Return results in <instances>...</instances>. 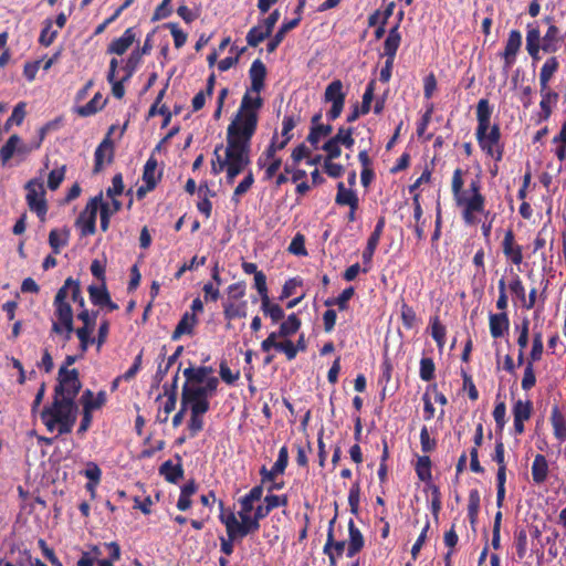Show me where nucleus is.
Instances as JSON below:
<instances>
[{
    "mask_svg": "<svg viewBox=\"0 0 566 566\" xmlns=\"http://www.w3.org/2000/svg\"><path fill=\"white\" fill-rule=\"evenodd\" d=\"M396 8L395 2L388 3L384 10H377L375 11L369 18H368V24L369 27H376L377 24H385L387 23L388 19L394 14V10Z\"/></svg>",
    "mask_w": 566,
    "mask_h": 566,
    "instance_id": "obj_50",
    "label": "nucleus"
},
{
    "mask_svg": "<svg viewBox=\"0 0 566 566\" xmlns=\"http://www.w3.org/2000/svg\"><path fill=\"white\" fill-rule=\"evenodd\" d=\"M335 202L338 206H347L354 209H358L359 207V198L357 192L352 188H347L342 181L337 184Z\"/></svg>",
    "mask_w": 566,
    "mask_h": 566,
    "instance_id": "obj_30",
    "label": "nucleus"
},
{
    "mask_svg": "<svg viewBox=\"0 0 566 566\" xmlns=\"http://www.w3.org/2000/svg\"><path fill=\"white\" fill-rule=\"evenodd\" d=\"M124 191V182L122 174H116L112 178V186L106 189V198L108 199H118Z\"/></svg>",
    "mask_w": 566,
    "mask_h": 566,
    "instance_id": "obj_64",
    "label": "nucleus"
},
{
    "mask_svg": "<svg viewBox=\"0 0 566 566\" xmlns=\"http://www.w3.org/2000/svg\"><path fill=\"white\" fill-rule=\"evenodd\" d=\"M536 384V375L534 369V363L526 361L523 370V377L521 381V387L523 390H531Z\"/></svg>",
    "mask_w": 566,
    "mask_h": 566,
    "instance_id": "obj_55",
    "label": "nucleus"
},
{
    "mask_svg": "<svg viewBox=\"0 0 566 566\" xmlns=\"http://www.w3.org/2000/svg\"><path fill=\"white\" fill-rule=\"evenodd\" d=\"M548 475V462L543 454H536L532 463V479L535 484H542Z\"/></svg>",
    "mask_w": 566,
    "mask_h": 566,
    "instance_id": "obj_38",
    "label": "nucleus"
},
{
    "mask_svg": "<svg viewBox=\"0 0 566 566\" xmlns=\"http://www.w3.org/2000/svg\"><path fill=\"white\" fill-rule=\"evenodd\" d=\"M198 192L201 199L198 201L197 208L199 212L208 219L212 211V203L209 199V196H213L214 193L209 189L207 184L200 185Z\"/></svg>",
    "mask_w": 566,
    "mask_h": 566,
    "instance_id": "obj_43",
    "label": "nucleus"
},
{
    "mask_svg": "<svg viewBox=\"0 0 566 566\" xmlns=\"http://www.w3.org/2000/svg\"><path fill=\"white\" fill-rule=\"evenodd\" d=\"M71 301L78 308H83L85 305L78 282L69 277L54 297L53 314L51 316V336H59L63 342L70 340L74 331V314Z\"/></svg>",
    "mask_w": 566,
    "mask_h": 566,
    "instance_id": "obj_4",
    "label": "nucleus"
},
{
    "mask_svg": "<svg viewBox=\"0 0 566 566\" xmlns=\"http://www.w3.org/2000/svg\"><path fill=\"white\" fill-rule=\"evenodd\" d=\"M431 336L436 340L439 349H442L446 345L447 328L440 322L439 317H432L430 319Z\"/></svg>",
    "mask_w": 566,
    "mask_h": 566,
    "instance_id": "obj_49",
    "label": "nucleus"
},
{
    "mask_svg": "<svg viewBox=\"0 0 566 566\" xmlns=\"http://www.w3.org/2000/svg\"><path fill=\"white\" fill-rule=\"evenodd\" d=\"M198 324V318L195 316V314H189V312H186L181 319L178 322L171 338L174 340H177L181 338L184 335H193L195 328Z\"/></svg>",
    "mask_w": 566,
    "mask_h": 566,
    "instance_id": "obj_35",
    "label": "nucleus"
},
{
    "mask_svg": "<svg viewBox=\"0 0 566 566\" xmlns=\"http://www.w3.org/2000/svg\"><path fill=\"white\" fill-rule=\"evenodd\" d=\"M81 389V381L76 369H67L62 367L59 371V385L55 388L54 396L63 397L74 401L78 390Z\"/></svg>",
    "mask_w": 566,
    "mask_h": 566,
    "instance_id": "obj_18",
    "label": "nucleus"
},
{
    "mask_svg": "<svg viewBox=\"0 0 566 566\" xmlns=\"http://www.w3.org/2000/svg\"><path fill=\"white\" fill-rule=\"evenodd\" d=\"M401 42V35L398 30V24H395L388 32L384 42V55L388 57V65L394 63L396 53Z\"/></svg>",
    "mask_w": 566,
    "mask_h": 566,
    "instance_id": "obj_32",
    "label": "nucleus"
},
{
    "mask_svg": "<svg viewBox=\"0 0 566 566\" xmlns=\"http://www.w3.org/2000/svg\"><path fill=\"white\" fill-rule=\"evenodd\" d=\"M289 503L286 495L269 494L264 497L263 504L256 503L259 516L263 518L270 514V512L280 506H286Z\"/></svg>",
    "mask_w": 566,
    "mask_h": 566,
    "instance_id": "obj_36",
    "label": "nucleus"
},
{
    "mask_svg": "<svg viewBox=\"0 0 566 566\" xmlns=\"http://www.w3.org/2000/svg\"><path fill=\"white\" fill-rule=\"evenodd\" d=\"M106 103L107 99L103 97L102 93L97 92L90 102L75 106L74 111L81 117H88L103 109Z\"/></svg>",
    "mask_w": 566,
    "mask_h": 566,
    "instance_id": "obj_34",
    "label": "nucleus"
},
{
    "mask_svg": "<svg viewBox=\"0 0 566 566\" xmlns=\"http://www.w3.org/2000/svg\"><path fill=\"white\" fill-rule=\"evenodd\" d=\"M551 422L555 438L563 442L566 440V419L560 410L555 407L552 410Z\"/></svg>",
    "mask_w": 566,
    "mask_h": 566,
    "instance_id": "obj_41",
    "label": "nucleus"
},
{
    "mask_svg": "<svg viewBox=\"0 0 566 566\" xmlns=\"http://www.w3.org/2000/svg\"><path fill=\"white\" fill-rule=\"evenodd\" d=\"M66 166L62 165L52 169L48 176V187L50 190L55 191L65 178Z\"/></svg>",
    "mask_w": 566,
    "mask_h": 566,
    "instance_id": "obj_54",
    "label": "nucleus"
},
{
    "mask_svg": "<svg viewBox=\"0 0 566 566\" xmlns=\"http://www.w3.org/2000/svg\"><path fill=\"white\" fill-rule=\"evenodd\" d=\"M544 353L543 336L541 332L534 333L532 338V348L527 361L536 363L542 359Z\"/></svg>",
    "mask_w": 566,
    "mask_h": 566,
    "instance_id": "obj_52",
    "label": "nucleus"
},
{
    "mask_svg": "<svg viewBox=\"0 0 566 566\" xmlns=\"http://www.w3.org/2000/svg\"><path fill=\"white\" fill-rule=\"evenodd\" d=\"M32 149L18 135H11L4 145L0 148V160L6 166L14 155H28Z\"/></svg>",
    "mask_w": 566,
    "mask_h": 566,
    "instance_id": "obj_22",
    "label": "nucleus"
},
{
    "mask_svg": "<svg viewBox=\"0 0 566 566\" xmlns=\"http://www.w3.org/2000/svg\"><path fill=\"white\" fill-rule=\"evenodd\" d=\"M165 90H161L158 93L154 104L150 106L148 111V117H154L156 115L163 116L161 128H165L169 125L172 116L170 109L165 104H161V101L165 96Z\"/></svg>",
    "mask_w": 566,
    "mask_h": 566,
    "instance_id": "obj_37",
    "label": "nucleus"
},
{
    "mask_svg": "<svg viewBox=\"0 0 566 566\" xmlns=\"http://www.w3.org/2000/svg\"><path fill=\"white\" fill-rule=\"evenodd\" d=\"M254 182V177L251 170H249L244 178L235 187L232 196V200L239 202L241 197L245 195Z\"/></svg>",
    "mask_w": 566,
    "mask_h": 566,
    "instance_id": "obj_53",
    "label": "nucleus"
},
{
    "mask_svg": "<svg viewBox=\"0 0 566 566\" xmlns=\"http://www.w3.org/2000/svg\"><path fill=\"white\" fill-rule=\"evenodd\" d=\"M137 31L135 28H128L122 36L114 39L107 46L108 54L123 55L136 41Z\"/></svg>",
    "mask_w": 566,
    "mask_h": 566,
    "instance_id": "obj_28",
    "label": "nucleus"
},
{
    "mask_svg": "<svg viewBox=\"0 0 566 566\" xmlns=\"http://www.w3.org/2000/svg\"><path fill=\"white\" fill-rule=\"evenodd\" d=\"M468 170L457 168L451 178V192L454 205L467 226L481 224L482 234L489 239L492 221H488L491 212L486 208V197L483 195L481 177L476 175L468 182Z\"/></svg>",
    "mask_w": 566,
    "mask_h": 566,
    "instance_id": "obj_2",
    "label": "nucleus"
},
{
    "mask_svg": "<svg viewBox=\"0 0 566 566\" xmlns=\"http://www.w3.org/2000/svg\"><path fill=\"white\" fill-rule=\"evenodd\" d=\"M513 413V432L521 436L525 431L524 423L528 421L533 413V403L531 400L518 399L512 408Z\"/></svg>",
    "mask_w": 566,
    "mask_h": 566,
    "instance_id": "obj_21",
    "label": "nucleus"
},
{
    "mask_svg": "<svg viewBox=\"0 0 566 566\" xmlns=\"http://www.w3.org/2000/svg\"><path fill=\"white\" fill-rule=\"evenodd\" d=\"M116 125H112L106 137L98 145L94 154V172H99L106 165H109L114 157V143L111 135L114 134Z\"/></svg>",
    "mask_w": 566,
    "mask_h": 566,
    "instance_id": "obj_19",
    "label": "nucleus"
},
{
    "mask_svg": "<svg viewBox=\"0 0 566 566\" xmlns=\"http://www.w3.org/2000/svg\"><path fill=\"white\" fill-rule=\"evenodd\" d=\"M400 316H401L402 325L407 329L413 328L418 323V318H417V314H416L415 310L407 303H402L401 310H400Z\"/></svg>",
    "mask_w": 566,
    "mask_h": 566,
    "instance_id": "obj_57",
    "label": "nucleus"
},
{
    "mask_svg": "<svg viewBox=\"0 0 566 566\" xmlns=\"http://www.w3.org/2000/svg\"><path fill=\"white\" fill-rule=\"evenodd\" d=\"M219 379H210L202 388L184 386L181 405L182 410L189 409L190 413H206L209 410V398L214 395Z\"/></svg>",
    "mask_w": 566,
    "mask_h": 566,
    "instance_id": "obj_10",
    "label": "nucleus"
},
{
    "mask_svg": "<svg viewBox=\"0 0 566 566\" xmlns=\"http://www.w3.org/2000/svg\"><path fill=\"white\" fill-rule=\"evenodd\" d=\"M261 301V311L265 316H269L272 323L276 324L284 317L283 308L277 304L271 301L270 296H266Z\"/></svg>",
    "mask_w": 566,
    "mask_h": 566,
    "instance_id": "obj_42",
    "label": "nucleus"
},
{
    "mask_svg": "<svg viewBox=\"0 0 566 566\" xmlns=\"http://www.w3.org/2000/svg\"><path fill=\"white\" fill-rule=\"evenodd\" d=\"M77 408L74 401L54 396L51 405L43 408L40 418L46 430L56 436L70 433L75 424Z\"/></svg>",
    "mask_w": 566,
    "mask_h": 566,
    "instance_id": "obj_6",
    "label": "nucleus"
},
{
    "mask_svg": "<svg viewBox=\"0 0 566 566\" xmlns=\"http://www.w3.org/2000/svg\"><path fill=\"white\" fill-rule=\"evenodd\" d=\"M138 67V64L127 57L123 65L119 66V61L113 57L109 61V69L107 72V81L112 85V94L114 97L120 99L125 95L124 83L127 82L133 73Z\"/></svg>",
    "mask_w": 566,
    "mask_h": 566,
    "instance_id": "obj_11",
    "label": "nucleus"
},
{
    "mask_svg": "<svg viewBox=\"0 0 566 566\" xmlns=\"http://www.w3.org/2000/svg\"><path fill=\"white\" fill-rule=\"evenodd\" d=\"M57 35V30L53 29V22L52 20H45L44 25L41 30L39 42L44 45L49 46L52 44Z\"/></svg>",
    "mask_w": 566,
    "mask_h": 566,
    "instance_id": "obj_58",
    "label": "nucleus"
},
{
    "mask_svg": "<svg viewBox=\"0 0 566 566\" xmlns=\"http://www.w3.org/2000/svg\"><path fill=\"white\" fill-rule=\"evenodd\" d=\"M91 555L92 558L83 556L76 566H92L94 560L97 566H112L113 563L119 559L120 548L115 542L102 543L93 547Z\"/></svg>",
    "mask_w": 566,
    "mask_h": 566,
    "instance_id": "obj_13",
    "label": "nucleus"
},
{
    "mask_svg": "<svg viewBox=\"0 0 566 566\" xmlns=\"http://www.w3.org/2000/svg\"><path fill=\"white\" fill-rule=\"evenodd\" d=\"M159 472L164 478L171 483H177L184 474L182 468L180 464H175L171 461H166L161 464Z\"/></svg>",
    "mask_w": 566,
    "mask_h": 566,
    "instance_id": "obj_47",
    "label": "nucleus"
},
{
    "mask_svg": "<svg viewBox=\"0 0 566 566\" xmlns=\"http://www.w3.org/2000/svg\"><path fill=\"white\" fill-rule=\"evenodd\" d=\"M431 460L428 455H421L418 457L416 464H415V471L417 476L422 482H430L432 479L431 473Z\"/></svg>",
    "mask_w": 566,
    "mask_h": 566,
    "instance_id": "obj_46",
    "label": "nucleus"
},
{
    "mask_svg": "<svg viewBox=\"0 0 566 566\" xmlns=\"http://www.w3.org/2000/svg\"><path fill=\"white\" fill-rule=\"evenodd\" d=\"M301 327V319L296 314H291L283 321L276 332L280 337H290L294 335Z\"/></svg>",
    "mask_w": 566,
    "mask_h": 566,
    "instance_id": "obj_44",
    "label": "nucleus"
},
{
    "mask_svg": "<svg viewBox=\"0 0 566 566\" xmlns=\"http://www.w3.org/2000/svg\"><path fill=\"white\" fill-rule=\"evenodd\" d=\"M163 178V168L158 160L150 156L144 165L142 185L136 190L138 199H143L148 192L153 191Z\"/></svg>",
    "mask_w": 566,
    "mask_h": 566,
    "instance_id": "obj_16",
    "label": "nucleus"
},
{
    "mask_svg": "<svg viewBox=\"0 0 566 566\" xmlns=\"http://www.w3.org/2000/svg\"><path fill=\"white\" fill-rule=\"evenodd\" d=\"M49 243L55 254L67 243V233L59 230H52L49 234Z\"/></svg>",
    "mask_w": 566,
    "mask_h": 566,
    "instance_id": "obj_60",
    "label": "nucleus"
},
{
    "mask_svg": "<svg viewBox=\"0 0 566 566\" xmlns=\"http://www.w3.org/2000/svg\"><path fill=\"white\" fill-rule=\"evenodd\" d=\"M480 492L476 489H473L469 492L468 497V516L471 522H474V520L478 516L479 510H480Z\"/></svg>",
    "mask_w": 566,
    "mask_h": 566,
    "instance_id": "obj_59",
    "label": "nucleus"
},
{
    "mask_svg": "<svg viewBox=\"0 0 566 566\" xmlns=\"http://www.w3.org/2000/svg\"><path fill=\"white\" fill-rule=\"evenodd\" d=\"M506 260L513 265L520 266L523 262V247L515 240L513 230H507L501 243Z\"/></svg>",
    "mask_w": 566,
    "mask_h": 566,
    "instance_id": "obj_23",
    "label": "nucleus"
},
{
    "mask_svg": "<svg viewBox=\"0 0 566 566\" xmlns=\"http://www.w3.org/2000/svg\"><path fill=\"white\" fill-rule=\"evenodd\" d=\"M436 366L433 359L430 357H422L420 360L419 376L424 381H430L434 378Z\"/></svg>",
    "mask_w": 566,
    "mask_h": 566,
    "instance_id": "obj_63",
    "label": "nucleus"
},
{
    "mask_svg": "<svg viewBox=\"0 0 566 566\" xmlns=\"http://www.w3.org/2000/svg\"><path fill=\"white\" fill-rule=\"evenodd\" d=\"M25 200L29 209L34 212L43 222L46 218L48 202L45 199L44 184L41 179L34 178L25 185Z\"/></svg>",
    "mask_w": 566,
    "mask_h": 566,
    "instance_id": "obj_14",
    "label": "nucleus"
},
{
    "mask_svg": "<svg viewBox=\"0 0 566 566\" xmlns=\"http://www.w3.org/2000/svg\"><path fill=\"white\" fill-rule=\"evenodd\" d=\"M223 314L228 321L247 316L245 301H227L223 303Z\"/></svg>",
    "mask_w": 566,
    "mask_h": 566,
    "instance_id": "obj_39",
    "label": "nucleus"
},
{
    "mask_svg": "<svg viewBox=\"0 0 566 566\" xmlns=\"http://www.w3.org/2000/svg\"><path fill=\"white\" fill-rule=\"evenodd\" d=\"M507 290L520 305L525 301L526 291L518 274L512 273L511 277L507 280Z\"/></svg>",
    "mask_w": 566,
    "mask_h": 566,
    "instance_id": "obj_45",
    "label": "nucleus"
},
{
    "mask_svg": "<svg viewBox=\"0 0 566 566\" xmlns=\"http://www.w3.org/2000/svg\"><path fill=\"white\" fill-rule=\"evenodd\" d=\"M522 46V34L518 30H511L503 53L504 69L510 70L516 62Z\"/></svg>",
    "mask_w": 566,
    "mask_h": 566,
    "instance_id": "obj_24",
    "label": "nucleus"
},
{
    "mask_svg": "<svg viewBox=\"0 0 566 566\" xmlns=\"http://www.w3.org/2000/svg\"><path fill=\"white\" fill-rule=\"evenodd\" d=\"M258 166L263 169V179L271 180L279 172L282 166V159L280 156H277V154L264 150L258 159Z\"/></svg>",
    "mask_w": 566,
    "mask_h": 566,
    "instance_id": "obj_27",
    "label": "nucleus"
},
{
    "mask_svg": "<svg viewBox=\"0 0 566 566\" xmlns=\"http://www.w3.org/2000/svg\"><path fill=\"white\" fill-rule=\"evenodd\" d=\"M490 334L493 338L504 337L510 329V318L507 313H491L489 315Z\"/></svg>",
    "mask_w": 566,
    "mask_h": 566,
    "instance_id": "obj_29",
    "label": "nucleus"
},
{
    "mask_svg": "<svg viewBox=\"0 0 566 566\" xmlns=\"http://www.w3.org/2000/svg\"><path fill=\"white\" fill-rule=\"evenodd\" d=\"M352 127H339L337 133L329 137L321 147L325 153L323 158V170L331 178H340L345 172L344 165L336 163L342 155V146L352 150L355 145Z\"/></svg>",
    "mask_w": 566,
    "mask_h": 566,
    "instance_id": "obj_7",
    "label": "nucleus"
},
{
    "mask_svg": "<svg viewBox=\"0 0 566 566\" xmlns=\"http://www.w3.org/2000/svg\"><path fill=\"white\" fill-rule=\"evenodd\" d=\"M346 93L340 80L332 81L325 88L324 102L332 104L329 111L326 113L328 120L337 119L345 105Z\"/></svg>",
    "mask_w": 566,
    "mask_h": 566,
    "instance_id": "obj_15",
    "label": "nucleus"
},
{
    "mask_svg": "<svg viewBox=\"0 0 566 566\" xmlns=\"http://www.w3.org/2000/svg\"><path fill=\"white\" fill-rule=\"evenodd\" d=\"M88 294L91 302L97 306H104V303L109 301V293L105 282H101L98 285H90Z\"/></svg>",
    "mask_w": 566,
    "mask_h": 566,
    "instance_id": "obj_48",
    "label": "nucleus"
},
{
    "mask_svg": "<svg viewBox=\"0 0 566 566\" xmlns=\"http://www.w3.org/2000/svg\"><path fill=\"white\" fill-rule=\"evenodd\" d=\"M212 373V368L207 366L186 368L184 370V376L187 380L185 386L202 388L210 379H218Z\"/></svg>",
    "mask_w": 566,
    "mask_h": 566,
    "instance_id": "obj_25",
    "label": "nucleus"
},
{
    "mask_svg": "<svg viewBox=\"0 0 566 566\" xmlns=\"http://www.w3.org/2000/svg\"><path fill=\"white\" fill-rule=\"evenodd\" d=\"M107 400L105 391L94 394L91 390H85L81 397L83 411L93 413V411L101 409Z\"/></svg>",
    "mask_w": 566,
    "mask_h": 566,
    "instance_id": "obj_31",
    "label": "nucleus"
},
{
    "mask_svg": "<svg viewBox=\"0 0 566 566\" xmlns=\"http://www.w3.org/2000/svg\"><path fill=\"white\" fill-rule=\"evenodd\" d=\"M249 78L250 85L227 126L226 144L216 146L213 150L211 171L216 176L224 171L229 184H233L251 163L252 139L264 106L261 94L265 88L266 67L262 61H253Z\"/></svg>",
    "mask_w": 566,
    "mask_h": 566,
    "instance_id": "obj_1",
    "label": "nucleus"
},
{
    "mask_svg": "<svg viewBox=\"0 0 566 566\" xmlns=\"http://www.w3.org/2000/svg\"><path fill=\"white\" fill-rule=\"evenodd\" d=\"M517 332L516 343L518 348L526 349L530 340V321L524 318L520 325L515 327Z\"/></svg>",
    "mask_w": 566,
    "mask_h": 566,
    "instance_id": "obj_62",
    "label": "nucleus"
},
{
    "mask_svg": "<svg viewBox=\"0 0 566 566\" xmlns=\"http://www.w3.org/2000/svg\"><path fill=\"white\" fill-rule=\"evenodd\" d=\"M270 34L271 32L263 24L253 27L247 34V43L250 46L255 48L263 40L270 36Z\"/></svg>",
    "mask_w": 566,
    "mask_h": 566,
    "instance_id": "obj_51",
    "label": "nucleus"
},
{
    "mask_svg": "<svg viewBox=\"0 0 566 566\" xmlns=\"http://www.w3.org/2000/svg\"><path fill=\"white\" fill-rule=\"evenodd\" d=\"M263 495V488L260 485L253 486L245 495L241 496L237 504L238 510L234 512L231 509H224L223 503L220 502V522L224 525L227 536L230 538H244L253 534L260 528V521L263 518L259 516L258 505Z\"/></svg>",
    "mask_w": 566,
    "mask_h": 566,
    "instance_id": "obj_3",
    "label": "nucleus"
},
{
    "mask_svg": "<svg viewBox=\"0 0 566 566\" xmlns=\"http://www.w3.org/2000/svg\"><path fill=\"white\" fill-rule=\"evenodd\" d=\"M332 134V126L328 124L311 126L307 135V142L314 149H319L321 142Z\"/></svg>",
    "mask_w": 566,
    "mask_h": 566,
    "instance_id": "obj_40",
    "label": "nucleus"
},
{
    "mask_svg": "<svg viewBox=\"0 0 566 566\" xmlns=\"http://www.w3.org/2000/svg\"><path fill=\"white\" fill-rule=\"evenodd\" d=\"M101 196H95L88 200L85 208L78 214L75 227L80 230L82 237H87L95 233L96 218L98 207L101 206Z\"/></svg>",
    "mask_w": 566,
    "mask_h": 566,
    "instance_id": "obj_17",
    "label": "nucleus"
},
{
    "mask_svg": "<svg viewBox=\"0 0 566 566\" xmlns=\"http://www.w3.org/2000/svg\"><path fill=\"white\" fill-rule=\"evenodd\" d=\"M492 107L486 98L476 105L475 137L478 145L486 158L500 163L504 156V143L497 124H491Z\"/></svg>",
    "mask_w": 566,
    "mask_h": 566,
    "instance_id": "obj_5",
    "label": "nucleus"
},
{
    "mask_svg": "<svg viewBox=\"0 0 566 566\" xmlns=\"http://www.w3.org/2000/svg\"><path fill=\"white\" fill-rule=\"evenodd\" d=\"M101 196V206L98 207L99 219H101V229L106 231L109 227V221L112 216L117 213L122 209V201L119 199H108L104 198L103 193H98Z\"/></svg>",
    "mask_w": 566,
    "mask_h": 566,
    "instance_id": "obj_26",
    "label": "nucleus"
},
{
    "mask_svg": "<svg viewBox=\"0 0 566 566\" xmlns=\"http://www.w3.org/2000/svg\"><path fill=\"white\" fill-rule=\"evenodd\" d=\"M77 319L82 323L80 327L74 329L76 337L80 342V352L83 356L91 345H94L95 337L93 336L96 327L97 312H90L85 306L80 308Z\"/></svg>",
    "mask_w": 566,
    "mask_h": 566,
    "instance_id": "obj_12",
    "label": "nucleus"
},
{
    "mask_svg": "<svg viewBox=\"0 0 566 566\" xmlns=\"http://www.w3.org/2000/svg\"><path fill=\"white\" fill-rule=\"evenodd\" d=\"M458 542H459L458 534L455 533L454 527L452 526L443 535V544L449 549L446 554L447 565H449L451 563L450 557L454 553Z\"/></svg>",
    "mask_w": 566,
    "mask_h": 566,
    "instance_id": "obj_56",
    "label": "nucleus"
},
{
    "mask_svg": "<svg viewBox=\"0 0 566 566\" xmlns=\"http://www.w3.org/2000/svg\"><path fill=\"white\" fill-rule=\"evenodd\" d=\"M559 69V61L556 56L546 59L539 71V88H552L551 81Z\"/></svg>",
    "mask_w": 566,
    "mask_h": 566,
    "instance_id": "obj_33",
    "label": "nucleus"
},
{
    "mask_svg": "<svg viewBox=\"0 0 566 566\" xmlns=\"http://www.w3.org/2000/svg\"><path fill=\"white\" fill-rule=\"evenodd\" d=\"M289 252L297 255V256H306L307 250L305 248V237L304 234L297 232L294 238L292 239L289 248Z\"/></svg>",
    "mask_w": 566,
    "mask_h": 566,
    "instance_id": "obj_61",
    "label": "nucleus"
},
{
    "mask_svg": "<svg viewBox=\"0 0 566 566\" xmlns=\"http://www.w3.org/2000/svg\"><path fill=\"white\" fill-rule=\"evenodd\" d=\"M539 111L535 114L536 124L547 122L558 103L559 95L553 88H539Z\"/></svg>",
    "mask_w": 566,
    "mask_h": 566,
    "instance_id": "obj_20",
    "label": "nucleus"
},
{
    "mask_svg": "<svg viewBox=\"0 0 566 566\" xmlns=\"http://www.w3.org/2000/svg\"><path fill=\"white\" fill-rule=\"evenodd\" d=\"M564 40L560 29L554 23H549L543 36H541L539 27L536 22L526 25V51L533 61L541 59V51L544 53L557 52Z\"/></svg>",
    "mask_w": 566,
    "mask_h": 566,
    "instance_id": "obj_8",
    "label": "nucleus"
},
{
    "mask_svg": "<svg viewBox=\"0 0 566 566\" xmlns=\"http://www.w3.org/2000/svg\"><path fill=\"white\" fill-rule=\"evenodd\" d=\"M334 522H331L333 525ZM365 541L361 532L355 524L354 520L348 522V539H335L333 527L329 526L327 541L324 546V552L328 555L331 563L336 564L337 558L346 554L348 557H354L364 547Z\"/></svg>",
    "mask_w": 566,
    "mask_h": 566,
    "instance_id": "obj_9",
    "label": "nucleus"
}]
</instances>
